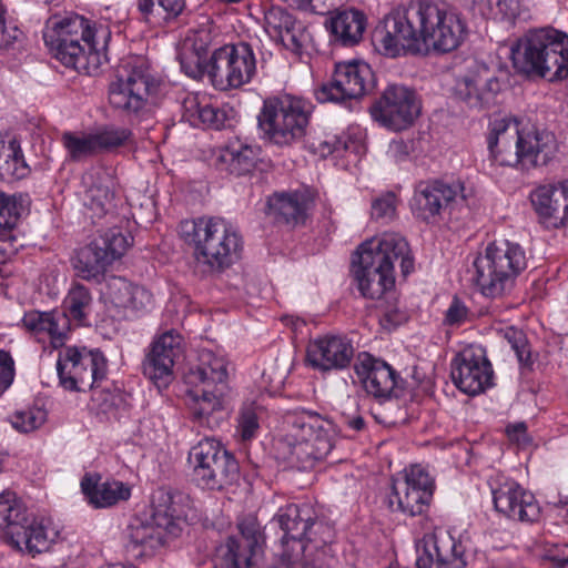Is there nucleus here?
Instances as JSON below:
<instances>
[{
	"mask_svg": "<svg viewBox=\"0 0 568 568\" xmlns=\"http://www.w3.org/2000/svg\"><path fill=\"white\" fill-rule=\"evenodd\" d=\"M466 24L444 3L413 1L389 12L373 34V43L384 55L396 58L426 50L447 53L466 38Z\"/></svg>",
	"mask_w": 568,
	"mask_h": 568,
	"instance_id": "obj_1",
	"label": "nucleus"
},
{
	"mask_svg": "<svg viewBox=\"0 0 568 568\" xmlns=\"http://www.w3.org/2000/svg\"><path fill=\"white\" fill-rule=\"evenodd\" d=\"M111 33L106 28L92 29L89 20L71 13L51 19L43 39L54 58L67 68L94 74L108 61L106 42Z\"/></svg>",
	"mask_w": 568,
	"mask_h": 568,
	"instance_id": "obj_2",
	"label": "nucleus"
},
{
	"mask_svg": "<svg viewBox=\"0 0 568 568\" xmlns=\"http://www.w3.org/2000/svg\"><path fill=\"white\" fill-rule=\"evenodd\" d=\"M399 261L402 274L414 270V258L407 241L396 233H385L361 244L353 258V273L361 294L381 298L395 284L394 263Z\"/></svg>",
	"mask_w": 568,
	"mask_h": 568,
	"instance_id": "obj_3",
	"label": "nucleus"
},
{
	"mask_svg": "<svg viewBox=\"0 0 568 568\" xmlns=\"http://www.w3.org/2000/svg\"><path fill=\"white\" fill-rule=\"evenodd\" d=\"M273 521L284 532L281 552L283 560L307 558L331 567L335 557V530L332 525L316 519L311 505H285L277 510Z\"/></svg>",
	"mask_w": 568,
	"mask_h": 568,
	"instance_id": "obj_4",
	"label": "nucleus"
},
{
	"mask_svg": "<svg viewBox=\"0 0 568 568\" xmlns=\"http://www.w3.org/2000/svg\"><path fill=\"white\" fill-rule=\"evenodd\" d=\"M287 432L275 443L277 457L298 470H308L324 460L338 435L333 420L312 410L287 416Z\"/></svg>",
	"mask_w": 568,
	"mask_h": 568,
	"instance_id": "obj_5",
	"label": "nucleus"
},
{
	"mask_svg": "<svg viewBox=\"0 0 568 568\" xmlns=\"http://www.w3.org/2000/svg\"><path fill=\"white\" fill-rule=\"evenodd\" d=\"M489 155L499 165L524 168L547 165L557 151L555 135L546 130L521 131L511 118H497L489 123Z\"/></svg>",
	"mask_w": 568,
	"mask_h": 568,
	"instance_id": "obj_6",
	"label": "nucleus"
},
{
	"mask_svg": "<svg viewBox=\"0 0 568 568\" xmlns=\"http://www.w3.org/2000/svg\"><path fill=\"white\" fill-rule=\"evenodd\" d=\"M518 73L550 82L568 78V34L551 27L530 30L511 48Z\"/></svg>",
	"mask_w": 568,
	"mask_h": 568,
	"instance_id": "obj_7",
	"label": "nucleus"
},
{
	"mask_svg": "<svg viewBox=\"0 0 568 568\" xmlns=\"http://www.w3.org/2000/svg\"><path fill=\"white\" fill-rule=\"evenodd\" d=\"M179 234L194 247L196 262L210 271H224L241 257L242 236L224 219L202 216L184 220L179 225Z\"/></svg>",
	"mask_w": 568,
	"mask_h": 568,
	"instance_id": "obj_8",
	"label": "nucleus"
},
{
	"mask_svg": "<svg viewBox=\"0 0 568 568\" xmlns=\"http://www.w3.org/2000/svg\"><path fill=\"white\" fill-rule=\"evenodd\" d=\"M314 105L292 94L272 97L263 102L257 115L262 138L270 144L288 148L303 142Z\"/></svg>",
	"mask_w": 568,
	"mask_h": 568,
	"instance_id": "obj_9",
	"label": "nucleus"
},
{
	"mask_svg": "<svg viewBox=\"0 0 568 568\" xmlns=\"http://www.w3.org/2000/svg\"><path fill=\"white\" fill-rule=\"evenodd\" d=\"M473 267L474 280L481 294L501 297L513 290L516 277L526 270L527 256L518 243L495 241L474 260Z\"/></svg>",
	"mask_w": 568,
	"mask_h": 568,
	"instance_id": "obj_10",
	"label": "nucleus"
},
{
	"mask_svg": "<svg viewBox=\"0 0 568 568\" xmlns=\"http://www.w3.org/2000/svg\"><path fill=\"white\" fill-rule=\"evenodd\" d=\"M93 297L88 287L74 284L69 290L62 303V311L26 313L22 318L23 326L38 336L39 339L48 337L53 348L64 345L71 331V322L79 326H87L92 311Z\"/></svg>",
	"mask_w": 568,
	"mask_h": 568,
	"instance_id": "obj_11",
	"label": "nucleus"
},
{
	"mask_svg": "<svg viewBox=\"0 0 568 568\" xmlns=\"http://www.w3.org/2000/svg\"><path fill=\"white\" fill-rule=\"evenodd\" d=\"M0 531L18 549L34 556L50 550L59 531L49 521H28L27 509L12 491L0 495Z\"/></svg>",
	"mask_w": 568,
	"mask_h": 568,
	"instance_id": "obj_12",
	"label": "nucleus"
},
{
	"mask_svg": "<svg viewBox=\"0 0 568 568\" xmlns=\"http://www.w3.org/2000/svg\"><path fill=\"white\" fill-rule=\"evenodd\" d=\"M158 87L159 82L151 74L145 60L134 58L118 70L115 79L109 84V102L124 115L139 118L149 110Z\"/></svg>",
	"mask_w": 568,
	"mask_h": 568,
	"instance_id": "obj_13",
	"label": "nucleus"
},
{
	"mask_svg": "<svg viewBox=\"0 0 568 568\" xmlns=\"http://www.w3.org/2000/svg\"><path fill=\"white\" fill-rule=\"evenodd\" d=\"M193 481L210 490L232 485L239 477L240 466L234 456L212 437H205L189 453Z\"/></svg>",
	"mask_w": 568,
	"mask_h": 568,
	"instance_id": "obj_14",
	"label": "nucleus"
},
{
	"mask_svg": "<svg viewBox=\"0 0 568 568\" xmlns=\"http://www.w3.org/2000/svg\"><path fill=\"white\" fill-rule=\"evenodd\" d=\"M59 383L65 390L87 392L108 374V359L98 349L68 347L57 362Z\"/></svg>",
	"mask_w": 568,
	"mask_h": 568,
	"instance_id": "obj_15",
	"label": "nucleus"
},
{
	"mask_svg": "<svg viewBox=\"0 0 568 568\" xmlns=\"http://www.w3.org/2000/svg\"><path fill=\"white\" fill-rule=\"evenodd\" d=\"M467 201L464 184L459 181L428 180L419 182L410 200L413 215L425 223L436 224L456 205Z\"/></svg>",
	"mask_w": 568,
	"mask_h": 568,
	"instance_id": "obj_16",
	"label": "nucleus"
},
{
	"mask_svg": "<svg viewBox=\"0 0 568 568\" xmlns=\"http://www.w3.org/2000/svg\"><path fill=\"white\" fill-rule=\"evenodd\" d=\"M434 494V481L419 465L410 466L405 473L393 479L388 506L392 511H399L414 517L426 511Z\"/></svg>",
	"mask_w": 568,
	"mask_h": 568,
	"instance_id": "obj_17",
	"label": "nucleus"
},
{
	"mask_svg": "<svg viewBox=\"0 0 568 568\" xmlns=\"http://www.w3.org/2000/svg\"><path fill=\"white\" fill-rule=\"evenodd\" d=\"M375 88V74L363 61L337 63L329 83L323 84L317 91L320 102H345L359 99Z\"/></svg>",
	"mask_w": 568,
	"mask_h": 568,
	"instance_id": "obj_18",
	"label": "nucleus"
},
{
	"mask_svg": "<svg viewBox=\"0 0 568 568\" xmlns=\"http://www.w3.org/2000/svg\"><path fill=\"white\" fill-rule=\"evenodd\" d=\"M504 87L498 72L484 63H474L458 77L453 88L454 97L470 109L484 110L495 104Z\"/></svg>",
	"mask_w": 568,
	"mask_h": 568,
	"instance_id": "obj_19",
	"label": "nucleus"
},
{
	"mask_svg": "<svg viewBox=\"0 0 568 568\" xmlns=\"http://www.w3.org/2000/svg\"><path fill=\"white\" fill-rule=\"evenodd\" d=\"M420 103L414 90L393 84L371 106L372 118L393 131H400L413 124L419 115Z\"/></svg>",
	"mask_w": 568,
	"mask_h": 568,
	"instance_id": "obj_20",
	"label": "nucleus"
},
{
	"mask_svg": "<svg viewBox=\"0 0 568 568\" xmlns=\"http://www.w3.org/2000/svg\"><path fill=\"white\" fill-rule=\"evenodd\" d=\"M495 509L511 520L532 523L540 514L539 505L532 493L516 480L498 476L491 483Z\"/></svg>",
	"mask_w": 568,
	"mask_h": 568,
	"instance_id": "obj_21",
	"label": "nucleus"
},
{
	"mask_svg": "<svg viewBox=\"0 0 568 568\" xmlns=\"http://www.w3.org/2000/svg\"><path fill=\"white\" fill-rule=\"evenodd\" d=\"M353 367L365 392L378 400L398 397L403 390L396 371L367 352L357 354Z\"/></svg>",
	"mask_w": 568,
	"mask_h": 568,
	"instance_id": "obj_22",
	"label": "nucleus"
},
{
	"mask_svg": "<svg viewBox=\"0 0 568 568\" xmlns=\"http://www.w3.org/2000/svg\"><path fill=\"white\" fill-rule=\"evenodd\" d=\"M229 388L187 386L185 405L192 422L199 427L216 429L226 418V393Z\"/></svg>",
	"mask_w": 568,
	"mask_h": 568,
	"instance_id": "obj_23",
	"label": "nucleus"
},
{
	"mask_svg": "<svg viewBox=\"0 0 568 568\" xmlns=\"http://www.w3.org/2000/svg\"><path fill=\"white\" fill-rule=\"evenodd\" d=\"M450 376L459 390L474 396L491 384L493 369L481 349L466 348L453 359Z\"/></svg>",
	"mask_w": 568,
	"mask_h": 568,
	"instance_id": "obj_24",
	"label": "nucleus"
},
{
	"mask_svg": "<svg viewBox=\"0 0 568 568\" xmlns=\"http://www.w3.org/2000/svg\"><path fill=\"white\" fill-rule=\"evenodd\" d=\"M355 348L351 339L342 335H324L310 341L306 361L314 369L327 373L351 366Z\"/></svg>",
	"mask_w": 568,
	"mask_h": 568,
	"instance_id": "obj_25",
	"label": "nucleus"
},
{
	"mask_svg": "<svg viewBox=\"0 0 568 568\" xmlns=\"http://www.w3.org/2000/svg\"><path fill=\"white\" fill-rule=\"evenodd\" d=\"M470 565L465 545L449 532L439 531L425 538L417 568H466Z\"/></svg>",
	"mask_w": 568,
	"mask_h": 568,
	"instance_id": "obj_26",
	"label": "nucleus"
},
{
	"mask_svg": "<svg viewBox=\"0 0 568 568\" xmlns=\"http://www.w3.org/2000/svg\"><path fill=\"white\" fill-rule=\"evenodd\" d=\"M315 203V192L308 186L275 192L267 199L268 214L275 222L304 225Z\"/></svg>",
	"mask_w": 568,
	"mask_h": 568,
	"instance_id": "obj_27",
	"label": "nucleus"
},
{
	"mask_svg": "<svg viewBox=\"0 0 568 568\" xmlns=\"http://www.w3.org/2000/svg\"><path fill=\"white\" fill-rule=\"evenodd\" d=\"M182 336L174 329L154 338L143 361V373L152 381L171 378L175 359L182 353Z\"/></svg>",
	"mask_w": 568,
	"mask_h": 568,
	"instance_id": "obj_28",
	"label": "nucleus"
},
{
	"mask_svg": "<svg viewBox=\"0 0 568 568\" xmlns=\"http://www.w3.org/2000/svg\"><path fill=\"white\" fill-rule=\"evenodd\" d=\"M531 202L547 229H558L568 222V180L537 187Z\"/></svg>",
	"mask_w": 568,
	"mask_h": 568,
	"instance_id": "obj_29",
	"label": "nucleus"
},
{
	"mask_svg": "<svg viewBox=\"0 0 568 568\" xmlns=\"http://www.w3.org/2000/svg\"><path fill=\"white\" fill-rule=\"evenodd\" d=\"M264 20L270 37L293 52H300L308 40L305 26L281 7L267 10Z\"/></svg>",
	"mask_w": 568,
	"mask_h": 568,
	"instance_id": "obj_30",
	"label": "nucleus"
},
{
	"mask_svg": "<svg viewBox=\"0 0 568 568\" xmlns=\"http://www.w3.org/2000/svg\"><path fill=\"white\" fill-rule=\"evenodd\" d=\"M166 534H169V528L159 526L153 518L142 519L136 517L131 520L126 528L125 547L135 557L150 556L162 546Z\"/></svg>",
	"mask_w": 568,
	"mask_h": 568,
	"instance_id": "obj_31",
	"label": "nucleus"
},
{
	"mask_svg": "<svg viewBox=\"0 0 568 568\" xmlns=\"http://www.w3.org/2000/svg\"><path fill=\"white\" fill-rule=\"evenodd\" d=\"M227 362L210 349L200 352L197 363L184 375L186 386L227 387Z\"/></svg>",
	"mask_w": 568,
	"mask_h": 568,
	"instance_id": "obj_32",
	"label": "nucleus"
},
{
	"mask_svg": "<svg viewBox=\"0 0 568 568\" xmlns=\"http://www.w3.org/2000/svg\"><path fill=\"white\" fill-rule=\"evenodd\" d=\"M367 27V18L361 10L349 8L336 10L326 21V28L335 42L343 47L358 44Z\"/></svg>",
	"mask_w": 568,
	"mask_h": 568,
	"instance_id": "obj_33",
	"label": "nucleus"
},
{
	"mask_svg": "<svg viewBox=\"0 0 568 568\" xmlns=\"http://www.w3.org/2000/svg\"><path fill=\"white\" fill-rule=\"evenodd\" d=\"M88 187L83 195V204L91 212L92 219H100L113 209L114 193L110 175L99 170L84 178Z\"/></svg>",
	"mask_w": 568,
	"mask_h": 568,
	"instance_id": "obj_34",
	"label": "nucleus"
},
{
	"mask_svg": "<svg viewBox=\"0 0 568 568\" xmlns=\"http://www.w3.org/2000/svg\"><path fill=\"white\" fill-rule=\"evenodd\" d=\"M258 149L240 141L231 142L219 150L216 165L235 176L250 174L258 160Z\"/></svg>",
	"mask_w": 568,
	"mask_h": 568,
	"instance_id": "obj_35",
	"label": "nucleus"
},
{
	"mask_svg": "<svg viewBox=\"0 0 568 568\" xmlns=\"http://www.w3.org/2000/svg\"><path fill=\"white\" fill-rule=\"evenodd\" d=\"M85 497L97 508L115 505L130 497V489L121 481H100V477L85 475L81 480Z\"/></svg>",
	"mask_w": 568,
	"mask_h": 568,
	"instance_id": "obj_36",
	"label": "nucleus"
},
{
	"mask_svg": "<svg viewBox=\"0 0 568 568\" xmlns=\"http://www.w3.org/2000/svg\"><path fill=\"white\" fill-rule=\"evenodd\" d=\"M97 246L95 241H92L89 245L82 247L73 260V267L83 280H98L111 265L103 251L98 250Z\"/></svg>",
	"mask_w": 568,
	"mask_h": 568,
	"instance_id": "obj_37",
	"label": "nucleus"
},
{
	"mask_svg": "<svg viewBox=\"0 0 568 568\" xmlns=\"http://www.w3.org/2000/svg\"><path fill=\"white\" fill-rule=\"evenodd\" d=\"M230 61H232L234 89L248 83L255 75L256 58L248 43L230 44Z\"/></svg>",
	"mask_w": 568,
	"mask_h": 568,
	"instance_id": "obj_38",
	"label": "nucleus"
},
{
	"mask_svg": "<svg viewBox=\"0 0 568 568\" xmlns=\"http://www.w3.org/2000/svg\"><path fill=\"white\" fill-rule=\"evenodd\" d=\"M232 61H230V44L215 49L209 58L206 74L213 85L220 90L234 88L232 73Z\"/></svg>",
	"mask_w": 568,
	"mask_h": 568,
	"instance_id": "obj_39",
	"label": "nucleus"
},
{
	"mask_svg": "<svg viewBox=\"0 0 568 568\" xmlns=\"http://www.w3.org/2000/svg\"><path fill=\"white\" fill-rule=\"evenodd\" d=\"M257 554L236 537H229L216 549L217 557L226 568H251Z\"/></svg>",
	"mask_w": 568,
	"mask_h": 568,
	"instance_id": "obj_40",
	"label": "nucleus"
},
{
	"mask_svg": "<svg viewBox=\"0 0 568 568\" xmlns=\"http://www.w3.org/2000/svg\"><path fill=\"white\" fill-rule=\"evenodd\" d=\"M209 58L207 50L202 43L197 45L190 40L182 44L178 53L181 70L192 79H199L206 74Z\"/></svg>",
	"mask_w": 568,
	"mask_h": 568,
	"instance_id": "obj_41",
	"label": "nucleus"
},
{
	"mask_svg": "<svg viewBox=\"0 0 568 568\" xmlns=\"http://www.w3.org/2000/svg\"><path fill=\"white\" fill-rule=\"evenodd\" d=\"M151 518L156 520L159 526L169 528V534L175 532L176 509L173 501V495L164 488L156 489L151 497Z\"/></svg>",
	"mask_w": 568,
	"mask_h": 568,
	"instance_id": "obj_42",
	"label": "nucleus"
},
{
	"mask_svg": "<svg viewBox=\"0 0 568 568\" xmlns=\"http://www.w3.org/2000/svg\"><path fill=\"white\" fill-rule=\"evenodd\" d=\"M62 144L72 161H82L98 153L93 133L64 132Z\"/></svg>",
	"mask_w": 568,
	"mask_h": 568,
	"instance_id": "obj_43",
	"label": "nucleus"
},
{
	"mask_svg": "<svg viewBox=\"0 0 568 568\" xmlns=\"http://www.w3.org/2000/svg\"><path fill=\"white\" fill-rule=\"evenodd\" d=\"M132 237L125 235L120 227H112L97 237L94 241L98 244L97 248L102 250L104 256L108 257L112 264L124 255L131 245Z\"/></svg>",
	"mask_w": 568,
	"mask_h": 568,
	"instance_id": "obj_44",
	"label": "nucleus"
},
{
	"mask_svg": "<svg viewBox=\"0 0 568 568\" xmlns=\"http://www.w3.org/2000/svg\"><path fill=\"white\" fill-rule=\"evenodd\" d=\"M237 527L242 536L240 540L251 549L257 552L262 551L265 545V535L257 518L253 515L245 516L237 523Z\"/></svg>",
	"mask_w": 568,
	"mask_h": 568,
	"instance_id": "obj_45",
	"label": "nucleus"
},
{
	"mask_svg": "<svg viewBox=\"0 0 568 568\" xmlns=\"http://www.w3.org/2000/svg\"><path fill=\"white\" fill-rule=\"evenodd\" d=\"M29 168L23 159L21 148L12 150L0 159V178L2 180L23 179Z\"/></svg>",
	"mask_w": 568,
	"mask_h": 568,
	"instance_id": "obj_46",
	"label": "nucleus"
},
{
	"mask_svg": "<svg viewBox=\"0 0 568 568\" xmlns=\"http://www.w3.org/2000/svg\"><path fill=\"white\" fill-rule=\"evenodd\" d=\"M131 131L125 128L105 126L104 129L93 133L98 153L100 151H109L123 145L130 138Z\"/></svg>",
	"mask_w": 568,
	"mask_h": 568,
	"instance_id": "obj_47",
	"label": "nucleus"
},
{
	"mask_svg": "<svg viewBox=\"0 0 568 568\" xmlns=\"http://www.w3.org/2000/svg\"><path fill=\"white\" fill-rule=\"evenodd\" d=\"M45 419V410L39 407H32L16 412L11 416V425L21 433H29L39 428Z\"/></svg>",
	"mask_w": 568,
	"mask_h": 568,
	"instance_id": "obj_48",
	"label": "nucleus"
},
{
	"mask_svg": "<svg viewBox=\"0 0 568 568\" xmlns=\"http://www.w3.org/2000/svg\"><path fill=\"white\" fill-rule=\"evenodd\" d=\"M18 221L16 201L0 191V241L11 237V232Z\"/></svg>",
	"mask_w": 568,
	"mask_h": 568,
	"instance_id": "obj_49",
	"label": "nucleus"
},
{
	"mask_svg": "<svg viewBox=\"0 0 568 568\" xmlns=\"http://www.w3.org/2000/svg\"><path fill=\"white\" fill-rule=\"evenodd\" d=\"M132 286L133 284L123 277L111 276L106 280L104 294L115 307L122 308L129 301Z\"/></svg>",
	"mask_w": 568,
	"mask_h": 568,
	"instance_id": "obj_50",
	"label": "nucleus"
},
{
	"mask_svg": "<svg viewBox=\"0 0 568 568\" xmlns=\"http://www.w3.org/2000/svg\"><path fill=\"white\" fill-rule=\"evenodd\" d=\"M504 337L515 352L518 362L528 365L530 363V349L524 332L515 327H508L505 329Z\"/></svg>",
	"mask_w": 568,
	"mask_h": 568,
	"instance_id": "obj_51",
	"label": "nucleus"
},
{
	"mask_svg": "<svg viewBox=\"0 0 568 568\" xmlns=\"http://www.w3.org/2000/svg\"><path fill=\"white\" fill-rule=\"evenodd\" d=\"M128 300V303H125L122 308L131 312L133 316L145 312L153 303L152 294L144 287L138 285L132 286Z\"/></svg>",
	"mask_w": 568,
	"mask_h": 568,
	"instance_id": "obj_52",
	"label": "nucleus"
},
{
	"mask_svg": "<svg viewBox=\"0 0 568 568\" xmlns=\"http://www.w3.org/2000/svg\"><path fill=\"white\" fill-rule=\"evenodd\" d=\"M396 196L394 193H386L376 197L372 203V217L376 221L388 222L395 216Z\"/></svg>",
	"mask_w": 568,
	"mask_h": 568,
	"instance_id": "obj_53",
	"label": "nucleus"
},
{
	"mask_svg": "<svg viewBox=\"0 0 568 568\" xmlns=\"http://www.w3.org/2000/svg\"><path fill=\"white\" fill-rule=\"evenodd\" d=\"M258 429V418L255 407L251 405L244 406L239 415L237 432L244 440H248L255 436Z\"/></svg>",
	"mask_w": 568,
	"mask_h": 568,
	"instance_id": "obj_54",
	"label": "nucleus"
},
{
	"mask_svg": "<svg viewBox=\"0 0 568 568\" xmlns=\"http://www.w3.org/2000/svg\"><path fill=\"white\" fill-rule=\"evenodd\" d=\"M470 318L469 308L457 296H454L445 312L444 324L448 326H460Z\"/></svg>",
	"mask_w": 568,
	"mask_h": 568,
	"instance_id": "obj_55",
	"label": "nucleus"
},
{
	"mask_svg": "<svg viewBox=\"0 0 568 568\" xmlns=\"http://www.w3.org/2000/svg\"><path fill=\"white\" fill-rule=\"evenodd\" d=\"M226 121V113L222 109L214 106L207 102H203L199 126L203 125L206 128L220 130L224 126Z\"/></svg>",
	"mask_w": 568,
	"mask_h": 568,
	"instance_id": "obj_56",
	"label": "nucleus"
},
{
	"mask_svg": "<svg viewBox=\"0 0 568 568\" xmlns=\"http://www.w3.org/2000/svg\"><path fill=\"white\" fill-rule=\"evenodd\" d=\"M16 375L14 361L9 352L0 349V396L11 386Z\"/></svg>",
	"mask_w": 568,
	"mask_h": 568,
	"instance_id": "obj_57",
	"label": "nucleus"
},
{
	"mask_svg": "<svg viewBox=\"0 0 568 568\" xmlns=\"http://www.w3.org/2000/svg\"><path fill=\"white\" fill-rule=\"evenodd\" d=\"M202 100L195 94H189L182 102V119L194 128H199V119L203 105Z\"/></svg>",
	"mask_w": 568,
	"mask_h": 568,
	"instance_id": "obj_58",
	"label": "nucleus"
},
{
	"mask_svg": "<svg viewBox=\"0 0 568 568\" xmlns=\"http://www.w3.org/2000/svg\"><path fill=\"white\" fill-rule=\"evenodd\" d=\"M158 4H159V12L161 14V17H159V19H171V18H175L178 17L184 6H185V1L184 0H158Z\"/></svg>",
	"mask_w": 568,
	"mask_h": 568,
	"instance_id": "obj_59",
	"label": "nucleus"
},
{
	"mask_svg": "<svg viewBox=\"0 0 568 568\" xmlns=\"http://www.w3.org/2000/svg\"><path fill=\"white\" fill-rule=\"evenodd\" d=\"M518 3L515 0H498L496 2V16L501 20H514L517 16Z\"/></svg>",
	"mask_w": 568,
	"mask_h": 568,
	"instance_id": "obj_60",
	"label": "nucleus"
},
{
	"mask_svg": "<svg viewBox=\"0 0 568 568\" xmlns=\"http://www.w3.org/2000/svg\"><path fill=\"white\" fill-rule=\"evenodd\" d=\"M136 7L144 21L150 22L152 18L161 17L154 0H136Z\"/></svg>",
	"mask_w": 568,
	"mask_h": 568,
	"instance_id": "obj_61",
	"label": "nucleus"
},
{
	"mask_svg": "<svg viewBox=\"0 0 568 568\" xmlns=\"http://www.w3.org/2000/svg\"><path fill=\"white\" fill-rule=\"evenodd\" d=\"M407 318V313L405 311L399 310L396 306L387 308L383 316L384 322L393 327H396L405 323Z\"/></svg>",
	"mask_w": 568,
	"mask_h": 568,
	"instance_id": "obj_62",
	"label": "nucleus"
},
{
	"mask_svg": "<svg viewBox=\"0 0 568 568\" xmlns=\"http://www.w3.org/2000/svg\"><path fill=\"white\" fill-rule=\"evenodd\" d=\"M548 557L558 565L557 568H568V544L549 549Z\"/></svg>",
	"mask_w": 568,
	"mask_h": 568,
	"instance_id": "obj_63",
	"label": "nucleus"
},
{
	"mask_svg": "<svg viewBox=\"0 0 568 568\" xmlns=\"http://www.w3.org/2000/svg\"><path fill=\"white\" fill-rule=\"evenodd\" d=\"M336 6L335 0H311L307 10L316 14H326Z\"/></svg>",
	"mask_w": 568,
	"mask_h": 568,
	"instance_id": "obj_64",
	"label": "nucleus"
}]
</instances>
